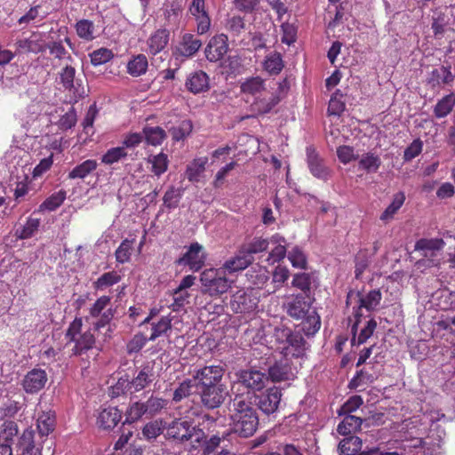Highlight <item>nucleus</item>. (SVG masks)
<instances>
[{
	"label": "nucleus",
	"instance_id": "16",
	"mask_svg": "<svg viewBox=\"0 0 455 455\" xmlns=\"http://www.w3.org/2000/svg\"><path fill=\"white\" fill-rule=\"evenodd\" d=\"M307 163L311 174L322 180H327L331 175L330 169L324 164L315 148H307Z\"/></svg>",
	"mask_w": 455,
	"mask_h": 455
},
{
	"label": "nucleus",
	"instance_id": "14",
	"mask_svg": "<svg viewBox=\"0 0 455 455\" xmlns=\"http://www.w3.org/2000/svg\"><path fill=\"white\" fill-rule=\"evenodd\" d=\"M362 313L355 312L354 318L355 322L351 326V346H360L365 343L373 334L377 328V322L375 319L371 318L366 322V324L361 329L359 334L357 335L358 326L361 323Z\"/></svg>",
	"mask_w": 455,
	"mask_h": 455
},
{
	"label": "nucleus",
	"instance_id": "10",
	"mask_svg": "<svg viewBox=\"0 0 455 455\" xmlns=\"http://www.w3.org/2000/svg\"><path fill=\"white\" fill-rule=\"evenodd\" d=\"M253 396L259 409L263 413L270 415L277 411L282 398V392L279 387H273L259 395L254 394Z\"/></svg>",
	"mask_w": 455,
	"mask_h": 455
},
{
	"label": "nucleus",
	"instance_id": "11",
	"mask_svg": "<svg viewBox=\"0 0 455 455\" xmlns=\"http://www.w3.org/2000/svg\"><path fill=\"white\" fill-rule=\"evenodd\" d=\"M188 12L196 22L197 34H206L211 28L212 20L206 8L205 0H192Z\"/></svg>",
	"mask_w": 455,
	"mask_h": 455
},
{
	"label": "nucleus",
	"instance_id": "52",
	"mask_svg": "<svg viewBox=\"0 0 455 455\" xmlns=\"http://www.w3.org/2000/svg\"><path fill=\"white\" fill-rule=\"evenodd\" d=\"M147 414L144 403L135 402L130 405L125 413L124 424H132L138 421L143 415Z\"/></svg>",
	"mask_w": 455,
	"mask_h": 455
},
{
	"label": "nucleus",
	"instance_id": "43",
	"mask_svg": "<svg viewBox=\"0 0 455 455\" xmlns=\"http://www.w3.org/2000/svg\"><path fill=\"white\" fill-rule=\"evenodd\" d=\"M272 241L278 243L268 254L267 261L268 264L273 265L284 259L286 256V247L284 245L285 239L279 235H275L272 237Z\"/></svg>",
	"mask_w": 455,
	"mask_h": 455
},
{
	"label": "nucleus",
	"instance_id": "7",
	"mask_svg": "<svg viewBox=\"0 0 455 455\" xmlns=\"http://www.w3.org/2000/svg\"><path fill=\"white\" fill-rule=\"evenodd\" d=\"M200 280L204 292L210 296L223 294L230 288L228 279L213 268L203 271Z\"/></svg>",
	"mask_w": 455,
	"mask_h": 455
},
{
	"label": "nucleus",
	"instance_id": "22",
	"mask_svg": "<svg viewBox=\"0 0 455 455\" xmlns=\"http://www.w3.org/2000/svg\"><path fill=\"white\" fill-rule=\"evenodd\" d=\"M362 440L358 436L350 435L342 439L338 446L339 455H371L377 450H371L370 451L362 450Z\"/></svg>",
	"mask_w": 455,
	"mask_h": 455
},
{
	"label": "nucleus",
	"instance_id": "26",
	"mask_svg": "<svg viewBox=\"0 0 455 455\" xmlns=\"http://www.w3.org/2000/svg\"><path fill=\"white\" fill-rule=\"evenodd\" d=\"M170 39V31L166 28H159L148 39L149 53L156 55L167 46Z\"/></svg>",
	"mask_w": 455,
	"mask_h": 455
},
{
	"label": "nucleus",
	"instance_id": "30",
	"mask_svg": "<svg viewBox=\"0 0 455 455\" xmlns=\"http://www.w3.org/2000/svg\"><path fill=\"white\" fill-rule=\"evenodd\" d=\"M253 260L254 258L252 256L243 253L240 249L235 257L226 260L223 267L228 273H235L245 269Z\"/></svg>",
	"mask_w": 455,
	"mask_h": 455
},
{
	"label": "nucleus",
	"instance_id": "23",
	"mask_svg": "<svg viewBox=\"0 0 455 455\" xmlns=\"http://www.w3.org/2000/svg\"><path fill=\"white\" fill-rule=\"evenodd\" d=\"M185 86L194 94L207 92L210 89L209 76L203 70L195 71L188 76Z\"/></svg>",
	"mask_w": 455,
	"mask_h": 455
},
{
	"label": "nucleus",
	"instance_id": "54",
	"mask_svg": "<svg viewBox=\"0 0 455 455\" xmlns=\"http://www.w3.org/2000/svg\"><path fill=\"white\" fill-rule=\"evenodd\" d=\"M47 381V374L44 370L35 368L30 371V393L41 390Z\"/></svg>",
	"mask_w": 455,
	"mask_h": 455
},
{
	"label": "nucleus",
	"instance_id": "40",
	"mask_svg": "<svg viewBox=\"0 0 455 455\" xmlns=\"http://www.w3.org/2000/svg\"><path fill=\"white\" fill-rule=\"evenodd\" d=\"M455 106V94L445 95L439 100L434 108V115L436 118L447 116Z\"/></svg>",
	"mask_w": 455,
	"mask_h": 455
},
{
	"label": "nucleus",
	"instance_id": "15",
	"mask_svg": "<svg viewBox=\"0 0 455 455\" xmlns=\"http://www.w3.org/2000/svg\"><path fill=\"white\" fill-rule=\"evenodd\" d=\"M205 257L203 253V246L198 243H193L188 251L176 260V264L188 265L193 271L200 270L204 264Z\"/></svg>",
	"mask_w": 455,
	"mask_h": 455
},
{
	"label": "nucleus",
	"instance_id": "24",
	"mask_svg": "<svg viewBox=\"0 0 455 455\" xmlns=\"http://www.w3.org/2000/svg\"><path fill=\"white\" fill-rule=\"evenodd\" d=\"M240 91L247 97L253 100L267 93L265 81L260 76H251L241 84Z\"/></svg>",
	"mask_w": 455,
	"mask_h": 455
},
{
	"label": "nucleus",
	"instance_id": "59",
	"mask_svg": "<svg viewBox=\"0 0 455 455\" xmlns=\"http://www.w3.org/2000/svg\"><path fill=\"white\" fill-rule=\"evenodd\" d=\"M133 242L134 240H129L126 238L123 240L118 248L116 250L115 256L116 260L118 263L124 264L130 261Z\"/></svg>",
	"mask_w": 455,
	"mask_h": 455
},
{
	"label": "nucleus",
	"instance_id": "20",
	"mask_svg": "<svg viewBox=\"0 0 455 455\" xmlns=\"http://www.w3.org/2000/svg\"><path fill=\"white\" fill-rule=\"evenodd\" d=\"M245 276L251 289H263L270 278V273L266 267L255 264L247 270Z\"/></svg>",
	"mask_w": 455,
	"mask_h": 455
},
{
	"label": "nucleus",
	"instance_id": "12",
	"mask_svg": "<svg viewBox=\"0 0 455 455\" xmlns=\"http://www.w3.org/2000/svg\"><path fill=\"white\" fill-rule=\"evenodd\" d=\"M198 34L185 33L180 36V40L172 51V55L176 59L184 57L191 58L196 54L203 45V42L198 38Z\"/></svg>",
	"mask_w": 455,
	"mask_h": 455
},
{
	"label": "nucleus",
	"instance_id": "8",
	"mask_svg": "<svg viewBox=\"0 0 455 455\" xmlns=\"http://www.w3.org/2000/svg\"><path fill=\"white\" fill-rule=\"evenodd\" d=\"M225 369L222 365H205L195 369L192 377L196 383V389L212 385L223 384L222 379Z\"/></svg>",
	"mask_w": 455,
	"mask_h": 455
},
{
	"label": "nucleus",
	"instance_id": "1",
	"mask_svg": "<svg viewBox=\"0 0 455 455\" xmlns=\"http://www.w3.org/2000/svg\"><path fill=\"white\" fill-rule=\"evenodd\" d=\"M251 399L250 393L246 396L235 395L230 413V426L233 432L243 438L253 435L259 426V416Z\"/></svg>",
	"mask_w": 455,
	"mask_h": 455
},
{
	"label": "nucleus",
	"instance_id": "49",
	"mask_svg": "<svg viewBox=\"0 0 455 455\" xmlns=\"http://www.w3.org/2000/svg\"><path fill=\"white\" fill-rule=\"evenodd\" d=\"M193 387H196L193 377L191 379L182 380L173 392L172 401L179 403L182 399L188 398L191 395Z\"/></svg>",
	"mask_w": 455,
	"mask_h": 455
},
{
	"label": "nucleus",
	"instance_id": "42",
	"mask_svg": "<svg viewBox=\"0 0 455 455\" xmlns=\"http://www.w3.org/2000/svg\"><path fill=\"white\" fill-rule=\"evenodd\" d=\"M208 162L207 157H199L194 159L191 164L187 166L186 177L191 182H198L201 174L205 170V165Z\"/></svg>",
	"mask_w": 455,
	"mask_h": 455
},
{
	"label": "nucleus",
	"instance_id": "29",
	"mask_svg": "<svg viewBox=\"0 0 455 455\" xmlns=\"http://www.w3.org/2000/svg\"><path fill=\"white\" fill-rule=\"evenodd\" d=\"M293 375L291 365L284 358V361L275 363L268 368V376L274 382L288 380Z\"/></svg>",
	"mask_w": 455,
	"mask_h": 455
},
{
	"label": "nucleus",
	"instance_id": "34",
	"mask_svg": "<svg viewBox=\"0 0 455 455\" xmlns=\"http://www.w3.org/2000/svg\"><path fill=\"white\" fill-rule=\"evenodd\" d=\"M363 419L354 415H345L337 427V432L342 435H349L361 429Z\"/></svg>",
	"mask_w": 455,
	"mask_h": 455
},
{
	"label": "nucleus",
	"instance_id": "37",
	"mask_svg": "<svg viewBox=\"0 0 455 455\" xmlns=\"http://www.w3.org/2000/svg\"><path fill=\"white\" fill-rule=\"evenodd\" d=\"M313 283V274L305 272L295 274L291 281L292 286L300 290L306 297H309Z\"/></svg>",
	"mask_w": 455,
	"mask_h": 455
},
{
	"label": "nucleus",
	"instance_id": "64",
	"mask_svg": "<svg viewBox=\"0 0 455 455\" xmlns=\"http://www.w3.org/2000/svg\"><path fill=\"white\" fill-rule=\"evenodd\" d=\"M181 12V5L177 1H172L165 5L164 15L168 24H177Z\"/></svg>",
	"mask_w": 455,
	"mask_h": 455
},
{
	"label": "nucleus",
	"instance_id": "35",
	"mask_svg": "<svg viewBox=\"0 0 455 455\" xmlns=\"http://www.w3.org/2000/svg\"><path fill=\"white\" fill-rule=\"evenodd\" d=\"M142 135L147 144L155 147L161 145L167 137L166 132L163 128L148 125H146L142 129Z\"/></svg>",
	"mask_w": 455,
	"mask_h": 455
},
{
	"label": "nucleus",
	"instance_id": "55",
	"mask_svg": "<svg viewBox=\"0 0 455 455\" xmlns=\"http://www.w3.org/2000/svg\"><path fill=\"white\" fill-rule=\"evenodd\" d=\"M18 434V427L14 421L5 420L0 429V445L10 444L12 438Z\"/></svg>",
	"mask_w": 455,
	"mask_h": 455
},
{
	"label": "nucleus",
	"instance_id": "58",
	"mask_svg": "<svg viewBox=\"0 0 455 455\" xmlns=\"http://www.w3.org/2000/svg\"><path fill=\"white\" fill-rule=\"evenodd\" d=\"M342 98L343 94L339 90L333 93L327 109L329 116H339L345 111L346 104Z\"/></svg>",
	"mask_w": 455,
	"mask_h": 455
},
{
	"label": "nucleus",
	"instance_id": "36",
	"mask_svg": "<svg viewBox=\"0 0 455 455\" xmlns=\"http://www.w3.org/2000/svg\"><path fill=\"white\" fill-rule=\"evenodd\" d=\"M98 167V163L94 159H88L74 167L68 175L69 180L84 179Z\"/></svg>",
	"mask_w": 455,
	"mask_h": 455
},
{
	"label": "nucleus",
	"instance_id": "61",
	"mask_svg": "<svg viewBox=\"0 0 455 455\" xmlns=\"http://www.w3.org/2000/svg\"><path fill=\"white\" fill-rule=\"evenodd\" d=\"M89 56L91 63L97 67L111 60L114 58V53L110 49L101 47L91 52Z\"/></svg>",
	"mask_w": 455,
	"mask_h": 455
},
{
	"label": "nucleus",
	"instance_id": "50",
	"mask_svg": "<svg viewBox=\"0 0 455 455\" xmlns=\"http://www.w3.org/2000/svg\"><path fill=\"white\" fill-rule=\"evenodd\" d=\"M246 24L243 17L234 15L227 19L225 28L233 36H239L245 29Z\"/></svg>",
	"mask_w": 455,
	"mask_h": 455
},
{
	"label": "nucleus",
	"instance_id": "6",
	"mask_svg": "<svg viewBox=\"0 0 455 455\" xmlns=\"http://www.w3.org/2000/svg\"><path fill=\"white\" fill-rule=\"evenodd\" d=\"M83 319L82 317H76L68 325L65 339L67 344L74 343L72 348V355L80 356L87 351L92 349L96 343V339L92 330L89 329L82 332Z\"/></svg>",
	"mask_w": 455,
	"mask_h": 455
},
{
	"label": "nucleus",
	"instance_id": "63",
	"mask_svg": "<svg viewBox=\"0 0 455 455\" xmlns=\"http://www.w3.org/2000/svg\"><path fill=\"white\" fill-rule=\"evenodd\" d=\"M127 152L124 147H116L108 149L101 157V162L105 164H113L125 158Z\"/></svg>",
	"mask_w": 455,
	"mask_h": 455
},
{
	"label": "nucleus",
	"instance_id": "53",
	"mask_svg": "<svg viewBox=\"0 0 455 455\" xmlns=\"http://www.w3.org/2000/svg\"><path fill=\"white\" fill-rule=\"evenodd\" d=\"M373 374L367 371L361 369L357 371L355 376L350 379L348 387L350 389H357L368 383H372L375 380Z\"/></svg>",
	"mask_w": 455,
	"mask_h": 455
},
{
	"label": "nucleus",
	"instance_id": "38",
	"mask_svg": "<svg viewBox=\"0 0 455 455\" xmlns=\"http://www.w3.org/2000/svg\"><path fill=\"white\" fill-rule=\"evenodd\" d=\"M147 162L151 164V172L157 177L164 174L169 166L168 156L164 152L149 156Z\"/></svg>",
	"mask_w": 455,
	"mask_h": 455
},
{
	"label": "nucleus",
	"instance_id": "47",
	"mask_svg": "<svg viewBox=\"0 0 455 455\" xmlns=\"http://www.w3.org/2000/svg\"><path fill=\"white\" fill-rule=\"evenodd\" d=\"M172 328V319L170 315L162 316L157 322L151 323V334L149 340H156L158 337L165 334Z\"/></svg>",
	"mask_w": 455,
	"mask_h": 455
},
{
	"label": "nucleus",
	"instance_id": "13",
	"mask_svg": "<svg viewBox=\"0 0 455 455\" xmlns=\"http://www.w3.org/2000/svg\"><path fill=\"white\" fill-rule=\"evenodd\" d=\"M445 244L443 238H421L416 242L415 250L421 251L424 257L431 258L432 264L437 266L440 264V259L435 258L441 254Z\"/></svg>",
	"mask_w": 455,
	"mask_h": 455
},
{
	"label": "nucleus",
	"instance_id": "32",
	"mask_svg": "<svg viewBox=\"0 0 455 455\" xmlns=\"http://www.w3.org/2000/svg\"><path fill=\"white\" fill-rule=\"evenodd\" d=\"M280 101L277 95L271 94L267 98L266 94L257 97L251 103V108L258 114L264 115L269 113Z\"/></svg>",
	"mask_w": 455,
	"mask_h": 455
},
{
	"label": "nucleus",
	"instance_id": "45",
	"mask_svg": "<svg viewBox=\"0 0 455 455\" xmlns=\"http://www.w3.org/2000/svg\"><path fill=\"white\" fill-rule=\"evenodd\" d=\"M268 244L269 242L267 239L254 237L251 241L241 246V251L253 257V254L267 251Z\"/></svg>",
	"mask_w": 455,
	"mask_h": 455
},
{
	"label": "nucleus",
	"instance_id": "25",
	"mask_svg": "<svg viewBox=\"0 0 455 455\" xmlns=\"http://www.w3.org/2000/svg\"><path fill=\"white\" fill-rule=\"evenodd\" d=\"M121 419L122 411L116 407L105 408L97 418V425L100 428L110 430L120 422Z\"/></svg>",
	"mask_w": 455,
	"mask_h": 455
},
{
	"label": "nucleus",
	"instance_id": "41",
	"mask_svg": "<svg viewBox=\"0 0 455 455\" xmlns=\"http://www.w3.org/2000/svg\"><path fill=\"white\" fill-rule=\"evenodd\" d=\"M148 62L144 54H138L134 56L127 64V72L132 76H140L145 74L148 70Z\"/></svg>",
	"mask_w": 455,
	"mask_h": 455
},
{
	"label": "nucleus",
	"instance_id": "2",
	"mask_svg": "<svg viewBox=\"0 0 455 455\" xmlns=\"http://www.w3.org/2000/svg\"><path fill=\"white\" fill-rule=\"evenodd\" d=\"M164 437L176 444H184L189 442L191 447L196 450L204 441L205 433L198 425L195 424L194 419L181 417L175 418L166 425Z\"/></svg>",
	"mask_w": 455,
	"mask_h": 455
},
{
	"label": "nucleus",
	"instance_id": "19",
	"mask_svg": "<svg viewBox=\"0 0 455 455\" xmlns=\"http://www.w3.org/2000/svg\"><path fill=\"white\" fill-rule=\"evenodd\" d=\"M36 411L38 414L36 419L37 434L40 437L47 436L54 430L55 412L51 409L44 410L41 404L36 408Z\"/></svg>",
	"mask_w": 455,
	"mask_h": 455
},
{
	"label": "nucleus",
	"instance_id": "51",
	"mask_svg": "<svg viewBox=\"0 0 455 455\" xmlns=\"http://www.w3.org/2000/svg\"><path fill=\"white\" fill-rule=\"evenodd\" d=\"M76 31L77 36L85 40L92 41L94 39V24L89 20H80L76 24Z\"/></svg>",
	"mask_w": 455,
	"mask_h": 455
},
{
	"label": "nucleus",
	"instance_id": "46",
	"mask_svg": "<svg viewBox=\"0 0 455 455\" xmlns=\"http://www.w3.org/2000/svg\"><path fill=\"white\" fill-rule=\"evenodd\" d=\"M66 196L67 192L64 189H60L58 192L52 194L41 204V205L39 206V211H55L63 204V202L66 199Z\"/></svg>",
	"mask_w": 455,
	"mask_h": 455
},
{
	"label": "nucleus",
	"instance_id": "31",
	"mask_svg": "<svg viewBox=\"0 0 455 455\" xmlns=\"http://www.w3.org/2000/svg\"><path fill=\"white\" fill-rule=\"evenodd\" d=\"M453 81V75L451 72V68L441 66L438 68H434L427 79V84L433 88L440 86L441 84H447Z\"/></svg>",
	"mask_w": 455,
	"mask_h": 455
},
{
	"label": "nucleus",
	"instance_id": "5",
	"mask_svg": "<svg viewBox=\"0 0 455 455\" xmlns=\"http://www.w3.org/2000/svg\"><path fill=\"white\" fill-rule=\"evenodd\" d=\"M274 338L277 349L286 360L305 355L306 340L300 332L287 327H277L275 329Z\"/></svg>",
	"mask_w": 455,
	"mask_h": 455
},
{
	"label": "nucleus",
	"instance_id": "48",
	"mask_svg": "<svg viewBox=\"0 0 455 455\" xmlns=\"http://www.w3.org/2000/svg\"><path fill=\"white\" fill-rule=\"evenodd\" d=\"M122 277L116 271H109L101 275L94 283L95 290L102 291L108 287L113 286L121 281Z\"/></svg>",
	"mask_w": 455,
	"mask_h": 455
},
{
	"label": "nucleus",
	"instance_id": "28",
	"mask_svg": "<svg viewBox=\"0 0 455 455\" xmlns=\"http://www.w3.org/2000/svg\"><path fill=\"white\" fill-rule=\"evenodd\" d=\"M357 295L359 297V304L355 312L358 313H361L362 308H365L369 312L375 310L382 299L381 291L379 289L371 290L366 294L358 292Z\"/></svg>",
	"mask_w": 455,
	"mask_h": 455
},
{
	"label": "nucleus",
	"instance_id": "3",
	"mask_svg": "<svg viewBox=\"0 0 455 455\" xmlns=\"http://www.w3.org/2000/svg\"><path fill=\"white\" fill-rule=\"evenodd\" d=\"M36 40V32L30 30V52L39 54L34 61L36 63V66L45 68L47 74L58 65L56 60H71V55L65 49L61 42L46 44L44 42L38 43Z\"/></svg>",
	"mask_w": 455,
	"mask_h": 455
},
{
	"label": "nucleus",
	"instance_id": "21",
	"mask_svg": "<svg viewBox=\"0 0 455 455\" xmlns=\"http://www.w3.org/2000/svg\"><path fill=\"white\" fill-rule=\"evenodd\" d=\"M267 378L259 371L244 370L238 375V381L245 387L260 391L265 387Z\"/></svg>",
	"mask_w": 455,
	"mask_h": 455
},
{
	"label": "nucleus",
	"instance_id": "17",
	"mask_svg": "<svg viewBox=\"0 0 455 455\" xmlns=\"http://www.w3.org/2000/svg\"><path fill=\"white\" fill-rule=\"evenodd\" d=\"M228 36L224 34L212 37L205 48L206 59L211 62L221 60L228 52Z\"/></svg>",
	"mask_w": 455,
	"mask_h": 455
},
{
	"label": "nucleus",
	"instance_id": "33",
	"mask_svg": "<svg viewBox=\"0 0 455 455\" xmlns=\"http://www.w3.org/2000/svg\"><path fill=\"white\" fill-rule=\"evenodd\" d=\"M166 431V424L161 419L148 422L141 430L142 438L151 442L156 440L164 431Z\"/></svg>",
	"mask_w": 455,
	"mask_h": 455
},
{
	"label": "nucleus",
	"instance_id": "4",
	"mask_svg": "<svg viewBox=\"0 0 455 455\" xmlns=\"http://www.w3.org/2000/svg\"><path fill=\"white\" fill-rule=\"evenodd\" d=\"M285 309L289 316L295 320H301L302 330L306 335H314L319 331L320 316L312 308L311 302L306 299V296L302 294L293 296L285 304Z\"/></svg>",
	"mask_w": 455,
	"mask_h": 455
},
{
	"label": "nucleus",
	"instance_id": "57",
	"mask_svg": "<svg viewBox=\"0 0 455 455\" xmlns=\"http://www.w3.org/2000/svg\"><path fill=\"white\" fill-rule=\"evenodd\" d=\"M288 259L293 267L306 269L307 266V258L301 248L294 246L288 252Z\"/></svg>",
	"mask_w": 455,
	"mask_h": 455
},
{
	"label": "nucleus",
	"instance_id": "18",
	"mask_svg": "<svg viewBox=\"0 0 455 455\" xmlns=\"http://www.w3.org/2000/svg\"><path fill=\"white\" fill-rule=\"evenodd\" d=\"M258 306V299L243 290L237 291L231 298V309L238 314L253 311Z\"/></svg>",
	"mask_w": 455,
	"mask_h": 455
},
{
	"label": "nucleus",
	"instance_id": "62",
	"mask_svg": "<svg viewBox=\"0 0 455 455\" xmlns=\"http://www.w3.org/2000/svg\"><path fill=\"white\" fill-rule=\"evenodd\" d=\"M355 275L360 278L370 264V255L367 249L360 250L355 258Z\"/></svg>",
	"mask_w": 455,
	"mask_h": 455
},
{
	"label": "nucleus",
	"instance_id": "39",
	"mask_svg": "<svg viewBox=\"0 0 455 455\" xmlns=\"http://www.w3.org/2000/svg\"><path fill=\"white\" fill-rule=\"evenodd\" d=\"M264 69L269 75H278L284 68V62L280 52H274L266 56L263 63Z\"/></svg>",
	"mask_w": 455,
	"mask_h": 455
},
{
	"label": "nucleus",
	"instance_id": "60",
	"mask_svg": "<svg viewBox=\"0 0 455 455\" xmlns=\"http://www.w3.org/2000/svg\"><path fill=\"white\" fill-rule=\"evenodd\" d=\"M381 164L380 158L373 153H366L363 155L360 161L359 166L367 172H375Z\"/></svg>",
	"mask_w": 455,
	"mask_h": 455
},
{
	"label": "nucleus",
	"instance_id": "44",
	"mask_svg": "<svg viewBox=\"0 0 455 455\" xmlns=\"http://www.w3.org/2000/svg\"><path fill=\"white\" fill-rule=\"evenodd\" d=\"M404 201H405L404 193L403 192L396 193L393 197L392 203L381 213L379 219L384 222H387V221L392 220L394 215L403 206Z\"/></svg>",
	"mask_w": 455,
	"mask_h": 455
},
{
	"label": "nucleus",
	"instance_id": "27",
	"mask_svg": "<svg viewBox=\"0 0 455 455\" xmlns=\"http://www.w3.org/2000/svg\"><path fill=\"white\" fill-rule=\"evenodd\" d=\"M155 379L153 366L149 363L143 365L131 380L134 392L146 388Z\"/></svg>",
	"mask_w": 455,
	"mask_h": 455
},
{
	"label": "nucleus",
	"instance_id": "9",
	"mask_svg": "<svg viewBox=\"0 0 455 455\" xmlns=\"http://www.w3.org/2000/svg\"><path fill=\"white\" fill-rule=\"evenodd\" d=\"M201 403L207 409L213 410L220 407L228 395V389L225 384L212 385L196 388Z\"/></svg>",
	"mask_w": 455,
	"mask_h": 455
},
{
	"label": "nucleus",
	"instance_id": "56",
	"mask_svg": "<svg viewBox=\"0 0 455 455\" xmlns=\"http://www.w3.org/2000/svg\"><path fill=\"white\" fill-rule=\"evenodd\" d=\"M182 197V190L171 186L163 197L164 205L169 210L175 209L179 206Z\"/></svg>",
	"mask_w": 455,
	"mask_h": 455
}]
</instances>
